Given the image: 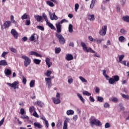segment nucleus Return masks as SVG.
Returning <instances> with one entry per match:
<instances>
[{
	"label": "nucleus",
	"instance_id": "f257e3e1",
	"mask_svg": "<svg viewBox=\"0 0 129 129\" xmlns=\"http://www.w3.org/2000/svg\"><path fill=\"white\" fill-rule=\"evenodd\" d=\"M63 23H68V20L66 19H62V20H61L60 22L56 23L55 25L57 29V30H56L57 33H61V24H63Z\"/></svg>",
	"mask_w": 129,
	"mask_h": 129
},
{
	"label": "nucleus",
	"instance_id": "f03ea898",
	"mask_svg": "<svg viewBox=\"0 0 129 129\" xmlns=\"http://www.w3.org/2000/svg\"><path fill=\"white\" fill-rule=\"evenodd\" d=\"M90 123L91 126H93V125L100 126V125H101V122H100V121L96 119H90Z\"/></svg>",
	"mask_w": 129,
	"mask_h": 129
},
{
	"label": "nucleus",
	"instance_id": "7ed1b4c3",
	"mask_svg": "<svg viewBox=\"0 0 129 129\" xmlns=\"http://www.w3.org/2000/svg\"><path fill=\"white\" fill-rule=\"evenodd\" d=\"M81 46L84 52H86L87 53H88L89 52H90L91 53H95V51L92 50L91 48L90 47L88 49L87 47H86V44H85V43L82 42Z\"/></svg>",
	"mask_w": 129,
	"mask_h": 129
},
{
	"label": "nucleus",
	"instance_id": "20e7f679",
	"mask_svg": "<svg viewBox=\"0 0 129 129\" xmlns=\"http://www.w3.org/2000/svg\"><path fill=\"white\" fill-rule=\"evenodd\" d=\"M55 36L56 38H57L60 44H61L62 45L65 44V38L63 37V36L61 34L57 32V33L55 34Z\"/></svg>",
	"mask_w": 129,
	"mask_h": 129
},
{
	"label": "nucleus",
	"instance_id": "39448f33",
	"mask_svg": "<svg viewBox=\"0 0 129 129\" xmlns=\"http://www.w3.org/2000/svg\"><path fill=\"white\" fill-rule=\"evenodd\" d=\"M22 58L24 60V66L28 67V66L31 64V58L26 55L22 56Z\"/></svg>",
	"mask_w": 129,
	"mask_h": 129
},
{
	"label": "nucleus",
	"instance_id": "423d86ee",
	"mask_svg": "<svg viewBox=\"0 0 129 129\" xmlns=\"http://www.w3.org/2000/svg\"><path fill=\"white\" fill-rule=\"evenodd\" d=\"M56 97L57 98L55 97L52 98V100L54 104H59V103H61V100H60V94H59V93H57Z\"/></svg>",
	"mask_w": 129,
	"mask_h": 129
},
{
	"label": "nucleus",
	"instance_id": "0eeeda50",
	"mask_svg": "<svg viewBox=\"0 0 129 129\" xmlns=\"http://www.w3.org/2000/svg\"><path fill=\"white\" fill-rule=\"evenodd\" d=\"M7 85L10 87H12L14 89H18L19 88V82L15 81L13 83H7Z\"/></svg>",
	"mask_w": 129,
	"mask_h": 129
},
{
	"label": "nucleus",
	"instance_id": "6e6552de",
	"mask_svg": "<svg viewBox=\"0 0 129 129\" xmlns=\"http://www.w3.org/2000/svg\"><path fill=\"white\" fill-rule=\"evenodd\" d=\"M106 31H107V26L104 25L102 27V29L99 31V34L101 36H105L106 35Z\"/></svg>",
	"mask_w": 129,
	"mask_h": 129
},
{
	"label": "nucleus",
	"instance_id": "1a4fd4ad",
	"mask_svg": "<svg viewBox=\"0 0 129 129\" xmlns=\"http://www.w3.org/2000/svg\"><path fill=\"white\" fill-rule=\"evenodd\" d=\"M45 79L46 83L48 85V88H51V86H52V82H51V78H45Z\"/></svg>",
	"mask_w": 129,
	"mask_h": 129
},
{
	"label": "nucleus",
	"instance_id": "9d476101",
	"mask_svg": "<svg viewBox=\"0 0 129 129\" xmlns=\"http://www.w3.org/2000/svg\"><path fill=\"white\" fill-rule=\"evenodd\" d=\"M11 25V22L10 21H6L4 24L3 26H2V30H4V29H7V28H9L10 25Z\"/></svg>",
	"mask_w": 129,
	"mask_h": 129
},
{
	"label": "nucleus",
	"instance_id": "9b49d317",
	"mask_svg": "<svg viewBox=\"0 0 129 129\" xmlns=\"http://www.w3.org/2000/svg\"><path fill=\"white\" fill-rule=\"evenodd\" d=\"M11 33L12 35L14 37L15 39H18V37L19 36V34H18V32L15 29H12L11 31Z\"/></svg>",
	"mask_w": 129,
	"mask_h": 129
},
{
	"label": "nucleus",
	"instance_id": "f8f14e48",
	"mask_svg": "<svg viewBox=\"0 0 129 129\" xmlns=\"http://www.w3.org/2000/svg\"><path fill=\"white\" fill-rule=\"evenodd\" d=\"M74 58V57L72 54L68 53L66 55V59L67 61H71V60H73Z\"/></svg>",
	"mask_w": 129,
	"mask_h": 129
},
{
	"label": "nucleus",
	"instance_id": "ddd939ff",
	"mask_svg": "<svg viewBox=\"0 0 129 129\" xmlns=\"http://www.w3.org/2000/svg\"><path fill=\"white\" fill-rule=\"evenodd\" d=\"M49 16H50V19L51 20V21H53L54 20H58V17H57V16H56V15L55 14V12H53L52 14H51V13L49 12Z\"/></svg>",
	"mask_w": 129,
	"mask_h": 129
},
{
	"label": "nucleus",
	"instance_id": "4468645a",
	"mask_svg": "<svg viewBox=\"0 0 129 129\" xmlns=\"http://www.w3.org/2000/svg\"><path fill=\"white\" fill-rule=\"evenodd\" d=\"M68 120H70V119L66 118V120L64 121L63 129H68V124H67Z\"/></svg>",
	"mask_w": 129,
	"mask_h": 129
},
{
	"label": "nucleus",
	"instance_id": "2eb2a0df",
	"mask_svg": "<svg viewBox=\"0 0 129 129\" xmlns=\"http://www.w3.org/2000/svg\"><path fill=\"white\" fill-rule=\"evenodd\" d=\"M46 65L48 66V68H50L52 66V62L50 61V58L47 57L45 59Z\"/></svg>",
	"mask_w": 129,
	"mask_h": 129
},
{
	"label": "nucleus",
	"instance_id": "dca6fc26",
	"mask_svg": "<svg viewBox=\"0 0 129 129\" xmlns=\"http://www.w3.org/2000/svg\"><path fill=\"white\" fill-rule=\"evenodd\" d=\"M29 55H33V56H36V57H42L41 55L39 54V53H37L36 51H30Z\"/></svg>",
	"mask_w": 129,
	"mask_h": 129
},
{
	"label": "nucleus",
	"instance_id": "f3484780",
	"mask_svg": "<svg viewBox=\"0 0 129 129\" xmlns=\"http://www.w3.org/2000/svg\"><path fill=\"white\" fill-rule=\"evenodd\" d=\"M34 19L37 21V22H41L43 20V17L40 15L34 16Z\"/></svg>",
	"mask_w": 129,
	"mask_h": 129
},
{
	"label": "nucleus",
	"instance_id": "a211bd4d",
	"mask_svg": "<svg viewBox=\"0 0 129 129\" xmlns=\"http://www.w3.org/2000/svg\"><path fill=\"white\" fill-rule=\"evenodd\" d=\"M46 25L51 29V30H56V28L54 27V25L48 21L46 22Z\"/></svg>",
	"mask_w": 129,
	"mask_h": 129
},
{
	"label": "nucleus",
	"instance_id": "6ab92c4d",
	"mask_svg": "<svg viewBox=\"0 0 129 129\" xmlns=\"http://www.w3.org/2000/svg\"><path fill=\"white\" fill-rule=\"evenodd\" d=\"M46 25L51 29V30H56V28L54 27V25L48 21L46 22Z\"/></svg>",
	"mask_w": 129,
	"mask_h": 129
},
{
	"label": "nucleus",
	"instance_id": "aec40b11",
	"mask_svg": "<svg viewBox=\"0 0 129 129\" xmlns=\"http://www.w3.org/2000/svg\"><path fill=\"white\" fill-rule=\"evenodd\" d=\"M88 20L90 21L91 22H92L95 20V18H94V15H89L88 16Z\"/></svg>",
	"mask_w": 129,
	"mask_h": 129
},
{
	"label": "nucleus",
	"instance_id": "412c9836",
	"mask_svg": "<svg viewBox=\"0 0 129 129\" xmlns=\"http://www.w3.org/2000/svg\"><path fill=\"white\" fill-rule=\"evenodd\" d=\"M0 65L1 66H7V65H8V63L6 60H2L0 61Z\"/></svg>",
	"mask_w": 129,
	"mask_h": 129
},
{
	"label": "nucleus",
	"instance_id": "4be33fe9",
	"mask_svg": "<svg viewBox=\"0 0 129 129\" xmlns=\"http://www.w3.org/2000/svg\"><path fill=\"white\" fill-rule=\"evenodd\" d=\"M77 96L79 97L80 100L82 101V102H83V103H84V102H85V100L84 99V98H83V97H82V96L80 93H77Z\"/></svg>",
	"mask_w": 129,
	"mask_h": 129
},
{
	"label": "nucleus",
	"instance_id": "5701e85b",
	"mask_svg": "<svg viewBox=\"0 0 129 129\" xmlns=\"http://www.w3.org/2000/svg\"><path fill=\"white\" fill-rule=\"evenodd\" d=\"M122 20H123L124 22H126V23H129V16H123L122 18Z\"/></svg>",
	"mask_w": 129,
	"mask_h": 129
},
{
	"label": "nucleus",
	"instance_id": "b1692460",
	"mask_svg": "<svg viewBox=\"0 0 129 129\" xmlns=\"http://www.w3.org/2000/svg\"><path fill=\"white\" fill-rule=\"evenodd\" d=\"M34 125L35 127H38V128H42L43 127V126L40 123L34 122Z\"/></svg>",
	"mask_w": 129,
	"mask_h": 129
},
{
	"label": "nucleus",
	"instance_id": "393cba45",
	"mask_svg": "<svg viewBox=\"0 0 129 129\" xmlns=\"http://www.w3.org/2000/svg\"><path fill=\"white\" fill-rule=\"evenodd\" d=\"M30 18V16L28 15L27 14H24L22 17V20H27V19H29Z\"/></svg>",
	"mask_w": 129,
	"mask_h": 129
},
{
	"label": "nucleus",
	"instance_id": "a878e982",
	"mask_svg": "<svg viewBox=\"0 0 129 129\" xmlns=\"http://www.w3.org/2000/svg\"><path fill=\"white\" fill-rule=\"evenodd\" d=\"M69 33H73V25L71 24L69 25Z\"/></svg>",
	"mask_w": 129,
	"mask_h": 129
},
{
	"label": "nucleus",
	"instance_id": "bb28decb",
	"mask_svg": "<svg viewBox=\"0 0 129 129\" xmlns=\"http://www.w3.org/2000/svg\"><path fill=\"white\" fill-rule=\"evenodd\" d=\"M67 115H72L74 114V111H73V110H68L67 111Z\"/></svg>",
	"mask_w": 129,
	"mask_h": 129
},
{
	"label": "nucleus",
	"instance_id": "cd10ccee",
	"mask_svg": "<svg viewBox=\"0 0 129 129\" xmlns=\"http://www.w3.org/2000/svg\"><path fill=\"white\" fill-rule=\"evenodd\" d=\"M118 40L120 43H123V42L125 41V38L123 36H120L118 38Z\"/></svg>",
	"mask_w": 129,
	"mask_h": 129
},
{
	"label": "nucleus",
	"instance_id": "c85d7f7f",
	"mask_svg": "<svg viewBox=\"0 0 129 129\" xmlns=\"http://www.w3.org/2000/svg\"><path fill=\"white\" fill-rule=\"evenodd\" d=\"M5 73L6 75H11L12 74V71L10 69H7L5 70Z\"/></svg>",
	"mask_w": 129,
	"mask_h": 129
},
{
	"label": "nucleus",
	"instance_id": "c756f323",
	"mask_svg": "<svg viewBox=\"0 0 129 129\" xmlns=\"http://www.w3.org/2000/svg\"><path fill=\"white\" fill-rule=\"evenodd\" d=\"M33 62L35 63V64H37V65H39L40 63H41V60L38 59L37 58H34L33 59Z\"/></svg>",
	"mask_w": 129,
	"mask_h": 129
},
{
	"label": "nucleus",
	"instance_id": "7c9ffc66",
	"mask_svg": "<svg viewBox=\"0 0 129 129\" xmlns=\"http://www.w3.org/2000/svg\"><path fill=\"white\" fill-rule=\"evenodd\" d=\"M46 5H48V6H49V7H51V8H53V7L54 6L53 3H52L49 1L46 2Z\"/></svg>",
	"mask_w": 129,
	"mask_h": 129
},
{
	"label": "nucleus",
	"instance_id": "2f4dec72",
	"mask_svg": "<svg viewBox=\"0 0 129 129\" xmlns=\"http://www.w3.org/2000/svg\"><path fill=\"white\" fill-rule=\"evenodd\" d=\"M79 78L80 80L82 81V82H83V83H87V80H86V79L83 78V77L80 76L79 77Z\"/></svg>",
	"mask_w": 129,
	"mask_h": 129
},
{
	"label": "nucleus",
	"instance_id": "473e14b6",
	"mask_svg": "<svg viewBox=\"0 0 129 129\" xmlns=\"http://www.w3.org/2000/svg\"><path fill=\"white\" fill-rule=\"evenodd\" d=\"M118 57L119 58L118 62H121V61H122V59L124 58V54L118 55Z\"/></svg>",
	"mask_w": 129,
	"mask_h": 129
},
{
	"label": "nucleus",
	"instance_id": "72a5a7b5",
	"mask_svg": "<svg viewBox=\"0 0 129 129\" xmlns=\"http://www.w3.org/2000/svg\"><path fill=\"white\" fill-rule=\"evenodd\" d=\"M83 95H86L87 96H90V95H91V94L87 91H84L83 92Z\"/></svg>",
	"mask_w": 129,
	"mask_h": 129
},
{
	"label": "nucleus",
	"instance_id": "f704fd0d",
	"mask_svg": "<svg viewBox=\"0 0 129 129\" xmlns=\"http://www.w3.org/2000/svg\"><path fill=\"white\" fill-rule=\"evenodd\" d=\"M102 41H104V39H98L97 38L95 39V42H97V44H100L102 43Z\"/></svg>",
	"mask_w": 129,
	"mask_h": 129
},
{
	"label": "nucleus",
	"instance_id": "c9c22d12",
	"mask_svg": "<svg viewBox=\"0 0 129 129\" xmlns=\"http://www.w3.org/2000/svg\"><path fill=\"white\" fill-rule=\"evenodd\" d=\"M35 80H31L30 83V87H34V86H35Z\"/></svg>",
	"mask_w": 129,
	"mask_h": 129
},
{
	"label": "nucleus",
	"instance_id": "e433bc0d",
	"mask_svg": "<svg viewBox=\"0 0 129 129\" xmlns=\"http://www.w3.org/2000/svg\"><path fill=\"white\" fill-rule=\"evenodd\" d=\"M42 18H43V19H44L46 23H47V22H48L49 21V20H48V18L47 17V15H46V14H45V13L42 14Z\"/></svg>",
	"mask_w": 129,
	"mask_h": 129
},
{
	"label": "nucleus",
	"instance_id": "4c0bfd02",
	"mask_svg": "<svg viewBox=\"0 0 129 129\" xmlns=\"http://www.w3.org/2000/svg\"><path fill=\"white\" fill-rule=\"evenodd\" d=\"M121 95L123 98H125V99H129V95H125L124 94L121 93Z\"/></svg>",
	"mask_w": 129,
	"mask_h": 129
},
{
	"label": "nucleus",
	"instance_id": "58836bf2",
	"mask_svg": "<svg viewBox=\"0 0 129 129\" xmlns=\"http://www.w3.org/2000/svg\"><path fill=\"white\" fill-rule=\"evenodd\" d=\"M108 82H109V84H113L114 83V82H115L114 81V79H113V78H110V79L108 81Z\"/></svg>",
	"mask_w": 129,
	"mask_h": 129
},
{
	"label": "nucleus",
	"instance_id": "ea45409f",
	"mask_svg": "<svg viewBox=\"0 0 129 129\" xmlns=\"http://www.w3.org/2000/svg\"><path fill=\"white\" fill-rule=\"evenodd\" d=\"M115 82H117L119 80V77L118 76H115L113 77V79Z\"/></svg>",
	"mask_w": 129,
	"mask_h": 129
},
{
	"label": "nucleus",
	"instance_id": "a19ab883",
	"mask_svg": "<svg viewBox=\"0 0 129 129\" xmlns=\"http://www.w3.org/2000/svg\"><path fill=\"white\" fill-rule=\"evenodd\" d=\"M94 4H95V0H92L91 4L90 6V9H93V7H94Z\"/></svg>",
	"mask_w": 129,
	"mask_h": 129
},
{
	"label": "nucleus",
	"instance_id": "79ce46f5",
	"mask_svg": "<svg viewBox=\"0 0 129 129\" xmlns=\"http://www.w3.org/2000/svg\"><path fill=\"white\" fill-rule=\"evenodd\" d=\"M37 104L39 106V107H42L43 105H44V104L40 101H38L37 102Z\"/></svg>",
	"mask_w": 129,
	"mask_h": 129
},
{
	"label": "nucleus",
	"instance_id": "37998d69",
	"mask_svg": "<svg viewBox=\"0 0 129 129\" xmlns=\"http://www.w3.org/2000/svg\"><path fill=\"white\" fill-rule=\"evenodd\" d=\"M97 100H98V101H99V102H102V101H103V97H100V96H98Z\"/></svg>",
	"mask_w": 129,
	"mask_h": 129
},
{
	"label": "nucleus",
	"instance_id": "c03bdc74",
	"mask_svg": "<svg viewBox=\"0 0 129 129\" xmlns=\"http://www.w3.org/2000/svg\"><path fill=\"white\" fill-rule=\"evenodd\" d=\"M61 52V48L60 47L55 48V54H59Z\"/></svg>",
	"mask_w": 129,
	"mask_h": 129
},
{
	"label": "nucleus",
	"instance_id": "a18cd8bd",
	"mask_svg": "<svg viewBox=\"0 0 129 129\" xmlns=\"http://www.w3.org/2000/svg\"><path fill=\"white\" fill-rule=\"evenodd\" d=\"M33 111H35V107H34V106H31L29 108V112H30V113H32Z\"/></svg>",
	"mask_w": 129,
	"mask_h": 129
},
{
	"label": "nucleus",
	"instance_id": "49530a36",
	"mask_svg": "<svg viewBox=\"0 0 129 129\" xmlns=\"http://www.w3.org/2000/svg\"><path fill=\"white\" fill-rule=\"evenodd\" d=\"M10 50L11 51V52H13V53H17V49L14 47H10Z\"/></svg>",
	"mask_w": 129,
	"mask_h": 129
},
{
	"label": "nucleus",
	"instance_id": "de8ad7c7",
	"mask_svg": "<svg viewBox=\"0 0 129 129\" xmlns=\"http://www.w3.org/2000/svg\"><path fill=\"white\" fill-rule=\"evenodd\" d=\"M78 9H79V5L78 4H76L75 5V12H77V11H78Z\"/></svg>",
	"mask_w": 129,
	"mask_h": 129
},
{
	"label": "nucleus",
	"instance_id": "09e8293b",
	"mask_svg": "<svg viewBox=\"0 0 129 129\" xmlns=\"http://www.w3.org/2000/svg\"><path fill=\"white\" fill-rule=\"evenodd\" d=\"M51 74H52V72L51 71H47L46 75L47 77H50Z\"/></svg>",
	"mask_w": 129,
	"mask_h": 129
},
{
	"label": "nucleus",
	"instance_id": "8fccbe9b",
	"mask_svg": "<svg viewBox=\"0 0 129 129\" xmlns=\"http://www.w3.org/2000/svg\"><path fill=\"white\" fill-rule=\"evenodd\" d=\"M21 118H22L23 119H29V116L26 115H23V116H21Z\"/></svg>",
	"mask_w": 129,
	"mask_h": 129
},
{
	"label": "nucleus",
	"instance_id": "3c124183",
	"mask_svg": "<svg viewBox=\"0 0 129 129\" xmlns=\"http://www.w3.org/2000/svg\"><path fill=\"white\" fill-rule=\"evenodd\" d=\"M35 36H34V35H31L29 38V40L31 41V42H33V41H35Z\"/></svg>",
	"mask_w": 129,
	"mask_h": 129
},
{
	"label": "nucleus",
	"instance_id": "603ef678",
	"mask_svg": "<svg viewBox=\"0 0 129 129\" xmlns=\"http://www.w3.org/2000/svg\"><path fill=\"white\" fill-rule=\"evenodd\" d=\"M57 127H60V126H62V121L58 120L57 122Z\"/></svg>",
	"mask_w": 129,
	"mask_h": 129
},
{
	"label": "nucleus",
	"instance_id": "864d4df0",
	"mask_svg": "<svg viewBox=\"0 0 129 129\" xmlns=\"http://www.w3.org/2000/svg\"><path fill=\"white\" fill-rule=\"evenodd\" d=\"M120 33H121V34H126V31H125L124 29L122 28L120 30Z\"/></svg>",
	"mask_w": 129,
	"mask_h": 129
},
{
	"label": "nucleus",
	"instance_id": "5fc2aeb1",
	"mask_svg": "<svg viewBox=\"0 0 129 129\" xmlns=\"http://www.w3.org/2000/svg\"><path fill=\"white\" fill-rule=\"evenodd\" d=\"M88 39L91 41V42H95V39L92 38V36H89Z\"/></svg>",
	"mask_w": 129,
	"mask_h": 129
},
{
	"label": "nucleus",
	"instance_id": "6e6d98bb",
	"mask_svg": "<svg viewBox=\"0 0 129 129\" xmlns=\"http://www.w3.org/2000/svg\"><path fill=\"white\" fill-rule=\"evenodd\" d=\"M37 29H39V30H41V31H44V27L41 26H37Z\"/></svg>",
	"mask_w": 129,
	"mask_h": 129
},
{
	"label": "nucleus",
	"instance_id": "4d7b16f0",
	"mask_svg": "<svg viewBox=\"0 0 129 129\" xmlns=\"http://www.w3.org/2000/svg\"><path fill=\"white\" fill-rule=\"evenodd\" d=\"M7 54H9V52H3V53H2L1 57H3V58H5V57H6V55H7Z\"/></svg>",
	"mask_w": 129,
	"mask_h": 129
},
{
	"label": "nucleus",
	"instance_id": "13d9d810",
	"mask_svg": "<svg viewBox=\"0 0 129 129\" xmlns=\"http://www.w3.org/2000/svg\"><path fill=\"white\" fill-rule=\"evenodd\" d=\"M112 101H113V102L116 103L118 101V99H117V98L116 97H114L112 98Z\"/></svg>",
	"mask_w": 129,
	"mask_h": 129
},
{
	"label": "nucleus",
	"instance_id": "bf43d9fd",
	"mask_svg": "<svg viewBox=\"0 0 129 129\" xmlns=\"http://www.w3.org/2000/svg\"><path fill=\"white\" fill-rule=\"evenodd\" d=\"M108 127H110V124H109L108 122H107L105 124V128H108Z\"/></svg>",
	"mask_w": 129,
	"mask_h": 129
},
{
	"label": "nucleus",
	"instance_id": "052dcab7",
	"mask_svg": "<svg viewBox=\"0 0 129 129\" xmlns=\"http://www.w3.org/2000/svg\"><path fill=\"white\" fill-rule=\"evenodd\" d=\"M22 78H23L22 82L24 83V84H26V83H27V79H26V78H25L24 76H23Z\"/></svg>",
	"mask_w": 129,
	"mask_h": 129
},
{
	"label": "nucleus",
	"instance_id": "680f3d73",
	"mask_svg": "<svg viewBox=\"0 0 129 129\" xmlns=\"http://www.w3.org/2000/svg\"><path fill=\"white\" fill-rule=\"evenodd\" d=\"M33 116H35V117H39V115H38V113H37V112L36 111H34L33 113Z\"/></svg>",
	"mask_w": 129,
	"mask_h": 129
},
{
	"label": "nucleus",
	"instance_id": "e2e57ef3",
	"mask_svg": "<svg viewBox=\"0 0 129 129\" xmlns=\"http://www.w3.org/2000/svg\"><path fill=\"white\" fill-rule=\"evenodd\" d=\"M20 113L22 114V115H24L25 113V109L24 108H21L20 109Z\"/></svg>",
	"mask_w": 129,
	"mask_h": 129
},
{
	"label": "nucleus",
	"instance_id": "0e129e2a",
	"mask_svg": "<svg viewBox=\"0 0 129 129\" xmlns=\"http://www.w3.org/2000/svg\"><path fill=\"white\" fill-rule=\"evenodd\" d=\"M78 118V116L77 115H75L73 118V120L76 121Z\"/></svg>",
	"mask_w": 129,
	"mask_h": 129
},
{
	"label": "nucleus",
	"instance_id": "69168bd1",
	"mask_svg": "<svg viewBox=\"0 0 129 129\" xmlns=\"http://www.w3.org/2000/svg\"><path fill=\"white\" fill-rule=\"evenodd\" d=\"M104 107L105 108H107V107H109V104L107 102L105 103V104H104Z\"/></svg>",
	"mask_w": 129,
	"mask_h": 129
},
{
	"label": "nucleus",
	"instance_id": "338daca9",
	"mask_svg": "<svg viewBox=\"0 0 129 129\" xmlns=\"http://www.w3.org/2000/svg\"><path fill=\"white\" fill-rule=\"evenodd\" d=\"M125 2L126 0H121L120 1V4L121 5V6H124V5H125Z\"/></svg>",
	"mask_w": 129,
	"mask_h": 129
},
{
	"label": "nucleus",
	"instance_id": "774afa93",
	"mask_svg": "<svg viewBox=\"0 0 129 129\" xmlns=\"http://www.w3.org/2000/svg\"><path fill=\"white\" fill-rule=\"evenodd\" d=\"M99 91H100V89L98 87H96L95 92L96 93H99Z\"/></svg>",
	"mask_w": 129,
	"mask_h": 129
}]
</instances>
